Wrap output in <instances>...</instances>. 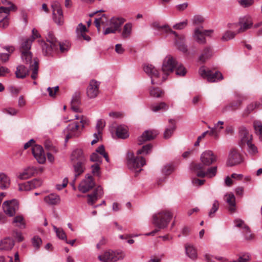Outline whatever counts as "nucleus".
I'll use <instances>...</instances> for the list:
<instances>
[{"label": "nucleus", "mask_w": 262, "mask_h": 262, "mask_svg": "<svg viewBox=\"0 0 262 262\" xmlns=\"http://www.w3.org/2000/svg\"><path fill=\"white\" fill-rule=\"evenodd\" d=\"M171 217V213L168 211H163L160 212L158 214H154L152 215V224L157 227L159 229H155L150 232L146 233V235L153 236L159 231V229L166 227Z\"/></svg>", "instance_id": "obj_2"}, {"label": "nucleus", "mask_w": 262, "mask_h": 262, "mask_svg": "<svg viewBox=\"0 0 262 262\" xmlns=\"http://www.w3.org/2000/svg\"><path fill=\"white\" fill-rule=\"evenodd\" d=\"M246 145L248 146V151L251 155H254L257 152V147L252 144V142H250Z\"/></svg>", "instance_id": "obj_62"}, {"label": "nucleus", "mask_w": 262, "mask_h": 262, "mask_svg": "<svg viewBox=\"0 0 262 262\" xmlns=\"http://www.w3.org/2000/svg\"><path fill=\"white\" fill-rule=\"evenodd\" d=\"M253 126L256 133L259 135L260 139L262 140V122L259 121H255Z\"/></svg>", "instance_id": "obj_47"}, {"label": "nucleus", "mask_w": 262, "mask_h": 262, "mask_svg": "<svg viewBox=\"0 0 262 262\" xmlns=\"http://www.w3.org/2000/svg\"><path fill=\"white\" fill-rule=\"evenodd\" d=\"M217 172V167L216 166L211 167L207 169L206 171H201L198 174V177L204 178L205 177L211 178L214 177Z\"/></svg>", "instance_id": "obj_26"}, {"label": "nucleus", "mask_w": 262, "mask_h": 262, "mask_svg": "<svg viewBox=\"0 0 262 262\" xmlns=\"http://www.w3.org/2000/svg\"><path fill=\"white\" fill-rule=\"evenodd\" d=\"M212 55V51L209 47L204 48L202 53L199 57V60L201 62H205Z\"/></svg>", "instance_id": "obj_39"}, {"label": "nucleus", "mask_w": 262, "mask_h": 262, "mask_svg": "<svg viewBox=\"0 0 262 262\" xmlns=\"http://www.w3.org/2000/svg\"><path fill=\"white\" fill-rule=\"evenodd\" d=\"M41 243L42 240L38 236H34L32 238V245L36 249L39 248Z\"/></svg>", "instance_id": "obj_54"}, {"label": "nucleus", "mask_w": 262, "mask_h": 262, "mask_svg": "<svg viewBox=\"0 0 262 262\" xmlns=\"http://www.w3.org/2000/svg\"><path fill=\"white\" fill-rule=\"evenodd\" d=\"M124 19L121 17H113L109 21L110 25L113 27L116 31L119 28L120 26L123 24Z\"/></svg>", "instance_id": "obj_36"}, {"label": "nucleus", "mask_w": 262, "mask_h": 262, "mask_svg": "<svg viewBox=\"0 0 262 262\" xmlns=\"http://www.w3.org/2000/svg\"><path fill=\"white\" fill-rule=\"evenodd\" d=\"M169 122L171 123V125L166 128L164 133V138L166 139L169 138L171 136L176 129L174 121L172 119H170Z\"/></svg>", "instance_id": "obj_34"}, {"label": "nucleus", "mask_w": 262, "mask_h": 262, "mask_svg": "<svg viewBox=\"0 0 262 262\" xmlns=\"http://www.w3.org/2000/svg\"><path fill=\"white\" fill-rule=\"evenodd\" d=\"M9 25V18L8 16H5L0 20V28L5 29L8 27Z\"/></svg>", "instance_id": "obj_63"}, {"label": "nucleus", "mask_w": 262, "mask_h": 262, "mask_svg": "<svg viewBox=\"0 0 262 262\" xmlns=\"http://www.w3.org/2000/svg\"><path fill=\"white\" fill-rule=\"evenodd\" d=\"M213 32V30H204L202 27H199L194 30L193 37L199 44H205V36H210Z\"/></svg>", "instance_id": "obj_8"}, {"label": "nucleus", "mask_w": 262, "mask_h": 262, "mask_svg": "<svg viewBox=\"0 0 262 262\" xmlns=\"http://www.w3.org/2000/svg\"><path fill=\"white\" fill-rule=\"evenodd\" d=\"M28 74V70L24 66L20 65L17 67L15 75L18 78H24Z\"/></svg>", "instance_id": "obj_33"}, {"label": "nucleus", "mask_w": 262, "mask_h": 262, "mask_svg": "<svg viewBox=\"0 0 262 262\" xmlns=\"http://www.w3.org/2000/svg\"><path fill=\"white\" fill-rule=\"evenodd\" d=\"M174 69L176 70V75L179 76H184L187 72L185 68L178 62H177Z\"/></svg>", "instance_id": "obj_41"}, {"label": "nucleus", "mask_w": 262, "mask_h": 262, "mask_svg": "<svg viewBox=\"0 0 262 262\" xmlns=\"http://www.w3.org/2000/svg\"><path fill=\"white\" fill-rule=\"evenodd\" d=\"M38 63L37 61H34L33 64L30 66V69L32 70V73L31 74V78L35 79L37 78L38 73Z\"/></svg>", "instance_id": "obj_53"}, {"label": "nucleus", "mask_w": 262, "mask_h": 262, "mask_svg": "<svg viewBox=\"0 0 262 262\" xmlns=\"http://www.w3.org/2000/svg\"><path fill=\"white\" fill-rule=\"evenodd\" d=\"M188 21L187 20H185L183 21L178 23L175 25H174L172 28L176 30H182L184 29L187 25Z\"/></svg>", "instance_id": "obj_61"}, {"label": "nucleus", "mask_w": 262, "mask_h": 262, "mask_svg": "<svg viewBox=\"0 0 262 262\" xmlns=\"http://www.w3.org/2000/svg\"><path fill=\"white\" fill-rule=\"evenodd\" d=\"M152 147V146L151 144H147L145 145H144L142 146V148L141 149L137 150V154L147 155L151 152Z\"/></svg>", "instance_id": "obj_46"}, {"label": "nucleus", "mask_w": 262, "mask_h": 262, "mask_svg": "<svg viewBox=\"0 0 262 262\" xmlns=\"http://www.w3.org/2000/svg\"><path fill=\"white\" fill-rule=\"evenodd\" d=\"M124 257L125 254L122 251L109 250L99 255L98 258L101 262H116L123 259Z\"/></svg>", "instance_id": "obj_4"}, {"label": "nucleus", "mask_w": 262, "mask_h": 262, "mask_svg": "<svg viewBox=\"0 0 262 262\" xmlns=\"http://www.w3.org/2000/svg\"><path fill=\"white\" fill-rule=\"evenodd\" d=\"M100 83L95 80H92L87 88L86 94L89 98H96L99 93Z\"/></svg>", "instance_id": "obj_16"}, {"label": "nucleus", "mask_w": 262, "mask_h": 262, "mask_svg": "<svg viewBox=\"0 0 262 262\" xmlns=\"http://www.w3.org/2000/svg\"><path fill=\"white\" fill-rule=\"evenodd\" d=\"M168 108V105L165 102H161L156 105H152L151 109L153 112H157L161 110H167Z\"/></svg>", "instance_id": "obj_48"}, {"label": "nucleus", "mask_w": 262, "mask_h": 262, "mask_svg": "<svg viewBox=\"0 0 262 262\" xmlns=\"http://www.w3.org/2000/svg\"><path fill=\"white\" fill-rule=\"evenodd\" d=\"M158 134L156 130H146L138 138V144L141 145L145 142L154 139Z\"/></svg>", "instance_id": "obj_21"}, {"label": "nucleus", "mask_w": 262, "mask_h": 262, "mask_svg": "<svg viewBox=\"0 0 262 262\" xmlns=\"http://www.w3.org/2000/svg\"><path fill=\"white\" fill-rule=\"evenodd\" d=\"M199 72L201 77L206 78L210 82H218L223 79V76L221 72L206 70L204 67L200 68Z\"/></svg>", "instance_id": "obj_7"}, {"label": "nucleus", "mask_w": 262, "mask_h": 262, "mask_svg": "<svg viewBox=\"0 0 262 262\" xmlns=\"http://www.w3.org/2000/svg\"><path fill=\"white\" fill-rule=\"evenodd\" d=\"M186 254L191 259H194L197 257V252L195 248L191 245H185Z\"/></svg>", "instance_id": "obj_35"}, {"label": "nucleus", "mask_w": 262, "mask_h": 262, "mask_svg": "<svg viewBox=\"0 0 262 262\" xmlns=\"http://www.w3.org/2000/svg\"><path fill=\"white\" fill-rule=\"evenodd\" d=\"M32 152L37 162L43 164L46 160L45 153L42 147L39 145H35L32 148Z\"/></svg>", "instance_id": "obj_17"}, {"label": "nucleus", "mask_w": 262, "mask_h": 262, "mask_svg": "<svg viewBox=\"0 0 262 262\" xmlns=\"http://www.w3.org/2000/svg\"><path fill=\"white\" fill-rule=\"evenodd\" d=\"M239 145L243 148L252 140V135L245 127H241L239 130Z\"/></svg>", "instance_id": "obj_14"}, {"label": "nucleus", "mask_w": 262, "mask_h": 262, "mask_svg": "<svg viewBox=\"0 0 262 262\" xmlns=\"http://www.w3.org/2000/svg\"><path fill=\"white\" fill-rule=\"evenodd\" d=\"M21 57L23 61L26 64L32 63V55L30 51L21 52Z\"/></svg>", "instance_id": "obj_43"}, {"label": "nucleus", "mask_w": 262, "mask_h": 262, "mask_svg": "<svg viewBox=\"0 0 262 262\" xmlns=\"http://www.w3.org/2000/svg\"><path fill=\"white\" fill-rule=\"evenodd\" d=\"M103 12V11L99 10L89 14L90 17H93L95 14H98V16L95 19V24L99 32L100 30V25H104L105 23H107V18Z\"/></svg>", "instance_id": "obj_20"}, {"label": "nucleus", "mask_w": 262, "mask_h": 262, "mask_svg": "<svg viewBox=\"0 0 262 262\" xmlns=\"http://www.w3.org/2000/svg\"><path fill=\"white\" fill-rule=\"evenodd\" d=\"M150 96L154 97H160L162 92L159 88H152L149 90Z\"/></svg>", "instance_id": "obj_58"}, {"label": "nucleus", "mask_w": 262, "mask_h": 262, "mask_svg": "<svg viewBox=\"0 0 262 262\" xmlns=\"http://www.w3.org/2000/svg\"><path fill=\"white\" fill-rule=\"evenodd\" d=\"M13 240L11 238H5L0 241V250H9L14 246Z\"/></svg>", "instance_id": "obj_25"}, {"label": "nucleus", "mask_w": 262, "mask_h": 262, "mask_svg": "<svg viewBox=\"0 0 262 262\" xmlns=\"http://www.w3.org/2000/svg\"><path fill=\"white\" fill-rule=\"evenodd\" d=\"M46 40L47 42L44 40L39 41L42 53L45 56H52L54 53L58 51V40L51 31L48 32Z\"/></svg>", "instance_id": "obj_3"}, {"label": "nucleus", "mask_w": 262, "mask_h": 262, "mask_svg": "<svg viewBox=\"0 0 262 262\" xmlns=\"http://www.w3.org/2000/svg\"><path fill=\"white\" fill-rule=\"evenodd\" d=\"M10 185V178L4 173L0 172V188L6 189L9 187Z\"/></svg>", "instance_id": "obj_30"}, {"label": "nucleus", "mask_w": 262, "mask_h": 262, "mask_svg": "<svg viewBox=\"0 0 262 262\" xmlns=\"http://www.w3.org/2000/svg\"><path fill=\"white\" fill-rule=\"evenodd\" d=\"M32 189H35L40 187L42 183V181L40 179H34L31 181H29Z\"/></svg>", "instance_id": "obj_57"}, {"label": "nucleus", "mask_w": 262, "mask_h": 262, "mask_svg": "<svg viewBox=\"0 0 262 262\" xmlns=\"http://www.w3.org/2000/svg\"><path fill=\"white\" fill-rule=\"evenodd\" d=\"M2 207L4 212L9 216H13L19 209L18 203L14 200L4 202Z\"/></svg>", "instance_id": "obj_11"}, {"label": "nucleus", "mask_w": 262, "mask_h": 262, "mask_svg": "<svg viewBox=\"0 0 262 262\" xmlns=\"http://www.w3.org/2000/svg\"><path fill=\"white\" fill-rule=\"evenodd\" d=\"M205 165L203 163L193 164L191 165V169L198 176V174L201 171H205Z\"/></svg>", "instance_id": "obj_50"}, {"label": "nucleus", "mask_w": 262, "mask_h": 262, "mask_svg": "<svg viewBox=\"0 0 262 262\" xmlns=\"http://www.w3.org/2000/svg\"><path fill=\"white\" fill-rule=\"evenodd\" d=\"M103 195V191L101 186L97 187L93 193L87 195L88 204L90 205H93L97 200L101 198Z\"/></svg>", "instance_id": "obj_19"}, {"label": "nucleus", "mask_w": 262, "mask_h": 262, "mask_svg": "<svg viewBox=\"0 0 262 262\" xmlns=\"http://www.w3.org/2000/svg\"><path fill=\"white\" fill-rule=\"evenodd\" d=\"M36 171V169L34 167H28L19 174L18 178L22 180L28 179L32 176Z\"/></svg>", "instance_id": "obj_27"}, {"label": "nucleus", "mask_w": 262, "mask_h": 262, "mask_svg": "<svg viewBox=\"0 0 262 262\" xmlns=\"http://www.w3.org/2000/svg\"><path fill=\"white\" fill-rule=\"evenodd\" d=\"M53 15H63V12L60 5L57 2H54L52 5Z\"/></svg>", "instance_id": "obj_42"}, {"label": "nucleus", "mask_w": 262, "mask_h": 262, "mask_svg": "<svg viewBox=\"0 0 262 262\" xmlns=\"http://www.w3.org/2000/svg\"><path fill=\"white\" fill-rule=\"evenodd\" d=\"M243 161L242 156L235 149H232L229 154L227 161V165L229 166H234L241 164Z\"/></svg>", "instance_id": "obj_12"}, {"label": "nucleus", "mask_w": 262, "mask_h": 262, "mask_svg": "<svg viewBox=\"0 0 262 262\" xmlns=\"http://www.w3.org/2000/svg\"><path fill=\"white\" fill-rule=\"evenodd\" d=\"M81 126L77 122H74L69 124L63 130L65 135V142H67L69 139L78 137L80 135V127Z\"/></svg>", "instance_id": "obj_9"}, {"label": "nucleus", "mask_w": 262, "mask_h": 262, "mask_svg": "<svg viewBox=\"0 0 262 262\" xmlns=\"http://www.w3.org/2000/svg\"><path fill=\"white\" fill-rule=\"evenodd\" d=\"M44 201L48 204L51 205H57L60 203V196L54 193H51L44 198Z\"/></svg>", "instance_id": "obj_29"}, {"label": "nucleus", "mask_w": 262, "mask_h": 262, "mask_svg": "<svg viewBox=\"0 0 262 262\" xmlns=\"http://www.w3.org/2000/svg\"><path fill=\"white\" fill-rule=\"evenodd\" d=\"M144 71L146 74L150 77L151 83L152 84H160L161 81H155L154 78H158L159 77V73L156 68L150 64H145L143 66Z\"/></svg>", "instance_id": "obj_13"}, {"label": "nucleus", "mask_w": 262, "mask_h": 262, "mask_svg": "<svg viewBox=\"0 0 262 262\" xmlns=\"http://www.w3.org/2000/svg\"><path fill=\"white\" fill-rule=\"evenodd\" d=\"M54 231L55 232L57 236L60 239L65 241L67 240V235L65 232L62 228H57L55 226H53Z\"/></svg>", "instance_id": "obj_44"}, {"label": "nucleus", "mask_w": 262, "mask_h": 262, "mask_svg": "<svg viewBox=\"0 0 262 262\" xmlns=\"http://www.w3.org/2000/svg\"><path fill=\"white\" fill-rule=\"evenodd\" d=\"M251 259V255L248 253L241 254L237 260L229 262H248Z\"/></svg>", "instance_id": "obj_49"}, {"label": "nucleus", "mask_w": 262, "mask_h": 262, "mask_svg": "<svg viewBox=\"0 0 262 262\" xmlns=\"http://www.w3.org/2000/svg\"><path fill=\"white\" fill-rule=\"evenodd\" d=\"M244 98L241 96H238L236 100L229 103L223 108L224 112L230 111H235L237 110L242 104Z\"/></svg>", "instance_id": "obj_23"}, {"label": "nucleus", "mask_w": 262, "mask_h": 262, "mask_svg": "<svg viewBox=\"0 0 262 262\" xmlns=\"http://www.w3.org/2000/svg\"><path fill=\"white\" fill-rule=\"evenodd\" d=\"M127 159L128 168L136 172L141 171L142 167L146 164L145 159L143 157H135L133 153L127 154Z\"/></svg>", "instance_id": "obj_5"}, {"label": "nucleus", "mask_w": 262, "mask_h": 262, "mask_svg": "<svg viewBox=\"0 0 262 262\" xmlns=\"http://www.w3.org/2000/svg\"><path fill=\"white\" fill-rule=\"evenodd\" d=\"M74 119L79 120L80 126L82 128H84L85 125L89 124V119L84 116L82 115H75L74 116Z\"/></svg>", "instance_id": "obj_45"}, {"label": "nucleus", "mask_w": 262, "mask_h": 262, "mask_svg": "<svg viewBox=\"0 0 262 262\" xmlns=\"http://www.w3.org/2000/svg\"><path fill=\"white\" fill-rule=\"evenodd\" d=\"M95 185L93 178L90 174H86L85 179L80 183L78 189L82 193H85L92 189Z\"/></svg>", "instance_id": "obj_15"}, {"label": "nucleus", "mask_w": 262, "mask_h": 262, "mask_svg": "<svg viewBox=\"0 0 262 262\" xmlns=\"http://www.w3.org/2000/svg\"><path fill=\"white\" fill-rule=\"evenodd\" d=\"M117 136L121 139H126L129 136L127 127L125 125H119L116 128Z\"/></svg>", "instance_id": "obj_28"}, {"label": "nucleus", "mask_w": 262, "mask_h": 262, "mask_svg": "<svg viewBox=\"0 0 262 262\" xmlns=\"http://www.w3.org/2000/svg\"><path fill=\"white\" fill-rule=\"evenodd\" d=\"M96 151L98 154L99 153L100 155H102L107 162L109 161L108 155L105 151L103 145H101L98 147V148L96 150Z\"/></svg>", "instance_id": "obj_59"}, {"label": "nucleus", "mask_w": 262, "mask_h": 262, "mask_svg": "<svg viewBox=\"0 0 262 262\" xmlns=\"http://www.w3.org/2000/svg\"><path fill=\"white\" fill-rule=\"evenodd\" d=\"M239 5L245 8L250 7L254 4V0H239Z\"/></svg>", "instance_id": "obj_64"}, {"label": "nucleus", "mask_w": 262, "mask_h": 262, "mask_svg": "<svg viewBox=\"0 0 262 262\" xmlns=\"http://www.w3.org/2000/svg\"><path fill=\"white\" fill-rule=\"evenodd\" d=\"M219 207V203L217 201L215 200L213 203L212 207L208 212V216L210 217L214 216V213L218 210Z\"/></svg>", "instance_id": "obj_55"}, {"label": "nucleus", "mask_w": 262, "mask_h": 262, "mask_svg": "<svg viewBox=\"0 0 262 262\" xmlns=\"http://www.w3.org/2000/svg\"><path fill=\"white\" fill-rule=\"evenodd\" d=\"M85 161L82 159L81 161L72 162L74 171L75 172V177L76 178L78 176L82 173L85 169Z\"/></svg>", "instance_id": "obj_22"}, {"label": "nucleus", "mask_w": 262, "mask_h": 262, "mask_svg": "<svg viewBox=\"0 0 262 262\" xmlns=\"http://www.w3.org/2000/svg\"><path fill=\"white\" fill-rule=\"evenodd\" d=\"M133 25L131 23L126 24L123 28L121 34L122 37L123 38H129L132 34Z\"/></svg>", "instance_id": "obj_37"}, {"label": "nucleus", "mask_w": 262, "mask_h": 262, "mask_svg": "<svg viewBox=\"0 0 262 262\" xmlns=\"http://www.w3.org/2000/svg\"><path fill=\"white\" fill-rule=\"evenodd\" d=\"M33 42L31 38H27L24 40V41L21 43L20 47V52H28L30 51V50L31 47L32 43Z\"/></svg>", "instance_id": "obj_40"}, {"label": "nucleus", "mask_w": 262, "mask_h": 262, "mask_svg": "<svg viewBox=\"0 0 262 262\" xmlns=\"http://www.w3.org/2000/svg\"><path fill=\"white\" fill-rule=\"evenodd\" d=\"M153 28L163 30L164 32L173 34L174 36V43L178 50L183 53H186L188 51L187 46L185 44V36L184 34H178L176 31H173L168 26H160L159 23L155 22L152 24Z\"/></svg>", "instance_id": "obj_1"}, {"label": "nucleus", "mask_w": 262, "mask_h": 262, "mask_svg": "<svg viewBox=\"0 0 262 262\" xmlns=\"http://www.w3.org/2000/svg\"><path fill=\"white\" fill-rule=\"evenodd\" d=\"M58 48H59L60 51L61 53H64L69 50L70 48V45L69 42L66 41L65 42H57Z\"/></svg>", "instance_id": "obj_52"}, {"label": "nucleus", "mask_w": 262, "mask_h": 262, "mask_svg": "<svg viewBox=\"0 0 262 262\" xmlns=\"http://www.w3.org/2000/svg\"><path fill=\"white\" fill-rule=\"evenodd\" d=\"M234 226L236 227L240 228L243 230H248V226H247L244 222L239 219H236L234 221Z\"/></svg>", "instance_id": "obj_51"}, {"label": "nucleus", "mask_w": 262, "mask_h": 262, "mask_svg": "<svg viewBox=\"0 0 262 262\" xmlns=\"http://www.w3.org/2000/svg\"><path fill=\"white\" fill-rule=\"evenodd\" d=\"M71 159L72 162L81 161L82 159L83 161H86L83 152L80 149H76L73 150L71 156Z\"/></svg>", "instance_id": "obj_31"}, {"label": "nucleus", "mask_w": 262, "mask_h": 262, "mask_svg": "<svg viewBox=\"0 0 262 262\" xmlns=\"http://www.w3.org/2000/svg\"><path fill=\"white\" fill-rule=\"evenodd\" d=\"M18 189L20 191H29L32 190L29 181L19 184Z\"/></svg>", "instance_id": "obj_60"}, {"label": "nucleus", "mask_w": 262, "mask_h": 262, "mask_svg": "<svg viewBox=\"0 0 262 262\" xmlns=\"http://www.w3.org/2000/svg\"><path fill=\"white\" fill-rule=\"evenodd\" d=\"M202 163L206 165L209 166L216 160V156L211 150H205L204 151L200 157Z\"/></svg>", "instance_id": "obj_18"}, {"label": "nucleus", "mask_w": 262, "mask_h": 262, "mask_svg": "<svg viewBox=\"0 0 262 262\" xmlns=\"http://www.w3.org/2000/svg\"><path fill=\"white\" fill-rule=\"evenodd\" d=\"M12 224L14 226L21 229L26 228V221L23 215H18L14 216L13 219Z\"/></svg>", "instance_id": "obj_24"}, {"label": "nucleus", "mask_w": 262, "mask_h": 262, "mask_svg": "<svg viewBox=\"0 0 262 262\" xmlns=\"http://www.w3.org/2000/svg\"><path fill=\"white\" fill-rule=\"evenodd\" d=\"M177 61L171 55L167 56L164 59L162 70L164 75L167 76L173 72Z\"/></svg>", "instance_id": "obj_10"}, {"label": "nucleus", "mask_w": 262, "mask_h": 262, "mask_svg": "<svg viewBox=\"0 0 262 262\" xmlns=\"http://www.w3.org/2000/svg\"><path fill=\"white\" fill-rule=\"evenodd\" d=\"M173 170L174 167L172 165L167 164L163 167L162 172L165 175H169L173 172Z\"/></svg>", "instance_id": "obj_56"}, {"label": "nucleus", "mask_w": 262, "mask_h": 262, "mask_svg": "<svg viewBox=\"0 0 262 262\" xmlns=\"http://www.w3.org/2000/svg\"><path fill=\"white\" fill-rule=\"evenodd\" d=\"M226 202L228 204L229 210L231 212H234L235 210V198L233 194L229 193L225 195Z\"/></svg>", "instance_id": "obj_32"}, {"label": "nucleus", "mask_w": 262, "mask_h": 262, "mask_svg": "<svg viewBox=\"0 0 262 262\" xmlns=\"http://www.w3.org/2000/svg\"><path fill=\"white\" fill-rule=\"evenodd\" d=\"M237 34L238 33H236V29H230V30L227 31L223 34L222 40L224 41L229 40L233 39Z\"/></svg>", "instance_id": "obj_38"}, {"label": "nucleus", "mask_w": 262, "mask_h": 262, "mask_svg": "<svg viewBox=\"0 0 262 262\" xmlns=\"http://www.w3.org/2000/svg\"><path fill=\"white\" fill-rule=\"evenodd\" d=\"M253 21L249 16H245L241 18L238 23L229 24L228 28L230 29H236V33H241L251 28Z\"/></svg>", "instance_id": "obj_6"}]
</instances>
